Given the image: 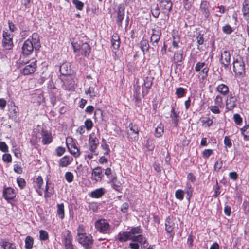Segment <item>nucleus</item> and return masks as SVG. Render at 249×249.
I'll return each mask as SVG.
<instances>
[{
  "label": "nucleus",
  "mask_w": 249,
  "mask_h": 249,
  "mask_svg": "<svg viewBox=\"0 0 249 249\" xmlns=\"http://www.w3.org/2000/svg\"><path fill=\"white\" fill-rule=\"evenodd\" d=\"M33 238L30 236H28L25 240V248L27 249H31L33 247Z\"/></svg>",
  "instance_id": "a18cd8bd"
},
{
  "label": "nucleus",
  "mask_w": 249,
  "mask_h": 249,
  "mask_svg": "<svg viewBox=\"0 0 249 249\" xmlns=\"http://www.w3.org/2000/svg\"><path fill=\"white\" fill-rule=\"evenodd\" d=\"M72 45L75 52H80L85 56H87L90 53L91 48L86 42H82L79 40L72 43Z\"/></svg>",
  "instance_id": "7ed1b4c3"
},
{
  "label": "nucleus",
  "mask_w": 249,
  "mask_h": 249,
  "mask_svg": "<svg viewBox=\"0 0 249 249\" xmlns=\"http://www.w3.org/2000/svg\"><path fill=\"white\" fill-rule=\"evenodd\" d=\"M208 108L212 113L215 114H220L221 112L220 110V107L214 105L210 106Z\"/></svg>",
  "instance_id": "de8ad7c7"
},
{
  "label": "nucleus",
  "mask_w": 249,
  "mask_h": 249,
  "mask_svg": "<svg viewBox=\"0 0 249 249\" xmlns=\"http://www.w3.org/2000/svg\"><path fill=\"white\" fill-rule=\"evenodd\" d=\"M231 61V54L229 51L222 50L221 51V56L220 58V63L227 68L229 65Z\"/></svg>",
  "instance_id": "ddd939ff"
},
{
  "label": "nucleus",
  "mask_w": 249,
  "mask_h": 249,
  "mask_svg": "<svg viewBox=\"0 0 249 249\" xmlns=\"http://www.w3.org/2000/svg\"><path fill=\"white\" fill-rule=\"evenodd\" d=\"M72 2L78 10L81 11L84 7V3L79 0H73Z\"/></svg>",
  "instance_id": "8fccbe9b"
},
{
  "label": "nucleus",
  "mask_w": 249,
  "mask_h": 249,
  "mask_svg": "<svg viewBox=\"0 0 249 249\" xmlns=\"http://www.w3.org/2000/svg\"><path fill=\"white\" fill-rule=\"evenodd\" d=\"M85 93L86 95H89L90 97L91 98H94L95 97L97 96L98 92L97 90L95 89V87L90 86L88 89H87L85 91Z\"/></svg>",
  "instance_id": "72a5a7b5"
},
{
  "label": "nucleus",
  "mask_w": 249,
  "mask_h": 249,
  "mask_svg": "<svg viewBox=\"0 0 249 249\" xmlns=\"http://www.w3.org/2000/svg\"><path fill=\"white\" fill-rule=\"evenodd\" d=\"M1 244L4 249H16V246L15 243L4 241L1 242Z\"/></svg>",
  "instance_id": "c03bdc74"
},
{
  "label": "nucleus",
  "mask_w": 249,
  "mask_h": 249,
  "mask_svg": "<svg viewBox=\"0 0 249 249\" xmlns=\"http://www.w3.org/2000/svg\"><path fill=\"white\" fill-rule=\"evenodd\" d=\"M65 178L68 183H71L73 180L74 176L71 172H67L65 174Z\"/></svg>",
  "instance_id": "6e6d98bb"
},
{
  "label": "nucleus",
  "mask_w": 249,
  "mask_h": 249,
  "mask_svg": "<svg viewBox=\"0 0 249 249\" xmlns=\"http://www.w3.org/2000/svg\"><path fill=\"white\" fill-rule=\"evenodd\" d=\"M244 140H248L249 137V124H246L240 129Z\"/></svg>",
  "instance_id": "c9c22d12"
},
{
  "label": "nucleus",
  "mask_w": 249,
  "mask_h": 249,
  "mask_svg": "<svg viewBox=\"0 0 249 249\" xmlns=\"http://www.w3.org/2000/svg\"><path fill=\"white\" fill-rule=\"evenodd\" d=\"M222 31L224 33L226 34H231L233 31L231 27L228 24H227L223 27Z\"/></svg>",
  "instance_id": "052dcab7"
},
{
  "label": "nucleus",
  "mask_w": 249,
  "mask_h": 249,
  "mask_svg": "<svg viewBox=\"0 0 249 249\" xmlns=\"http://www.w3.org/2000/svg\"><path fill=\"white\" fill-rule=\"evenodd\" d=\"M44 197L48 198L51 197L54 193V189L53 185L51 183H49L47 180L46 184V187L45 190Z\"/></svg>",
  "instance_id": "cd10ccee"
},
{
  "label": "nucleus",
  "mask_w": 249,
  "mask_h": 249,
  "mask_svg": "<svg viewBox=\"0 0 249 249\" xmlns=\"http://www.w3.org/2000/svg\"><path fill=\"white\" fill-rule=\"evenodd\" d=\"M35 188L38 195L42 196L43 195V189L41 187L43 183V180L41 177L38 176L34 181Z\"/></svg>",
  "instance_id": "aec40b11"
},
{
  "label": "nucleus",
  "mask_w": 249,
  "mask_h": 249,
  "mask_svg": "<svg viewBox=\"0 0 249 249\" xmlns=\"http://www.w3.org/2000/svg\"><path fill=\"white\" fill-rule=\"evenodd\" d=\"M173 61L175 63L181 62L183 60V54L182 51H178L174 53L173 58Z\"/></svg>",
  "instance_id": "473e14b6"
},
{
  "label": "nucleus",
  "mask_w": 249,
  "mask_h": 249,
  "mask_svg": "<svg viewBox=\"0 0 249 249\" xmlns=\"http://www.w3.org/2000/svg\"><path fill=\"white\" fill-rule=\"evenodd\" d=\"M0 150L3 152L8 151V147L4 142H0Z\"/></svg>",
  "instance_id": "0e129e2a"
},
{
  "label": "nucleus",
  "mask_w": 249,
  "mask_h": 249,
  "mask_svg": "<svg viewBox=\"0 0 249 249\" xmlns=\"http://www.w3.org/2000/svg\"><path fill=\"white\" fill-rule=\"evenodd\" d=\"M95 227L100 233L107 234L110 232V225L106 219H101L97 221L95 223Z\"/></svg>",
  "instance_id": "39448f33"
},
{
  "label": "nucleus",
  "mask_w": 249,
  "mask_h": 249,
  "mask_svg": "<svg viewBox=\"0 0 249 249\" xmlns=\"http://www.w3.org/2000/svg\"><path fill=\"white\" fill-rule=\"evenodd\" d=\"M214 105L220 107V108H224V103L223 101V98L220 95H217L216 96L214 99Z\"/></svg>",
  "instance_id": "ea45409f"
},
{
  "label": "nucleus",
  "mask_w": 249,
  "mask_h": 249,
  "mask_svg": "<svg viewBox=\"0 0 249 249\" xmlns=\"http://www.w3.org/2000/svg\"><path fill=\"white\" fill-rule=\"evenodd\" d=\"M197 42L198 45H200L204 43L203 34L199 33L196 36Z\"/></svg>",
  "instance_id": "774afa93"
},
{
  "label": "nucleus",
  "mask_w": 249,
  "mask_h": 249,
  "mask_svg": "<svg viewBox=\"0 0 249 249\" xmlns=\"http://www.w3.org/2000/svg\"><path fill=\"white\" fill-rule=\"evenodd\" d=\"M130 131L127 132L128 137L133 141H137L139 138V129L138 127L132 124H129L128 126Z\"/></svg>",
  "instance_id": "f8f14e48"
},
{
  "label": "nucleus",
  "mask_w": 249,
  "mask_h": 249,
  "mask_svg": "<svg viewBox=\"0 0 249 249\" xmlns=\"http://www.w3.org/2000/svg\"><path fill=\"white\" fill-rule=\"evenodd\" d=\"M124 7L122 5H119L118 8L117 14V23L119 26H122V23L124 18Z\"/></svg>",
  "instance_id": "5701e85b"
},
{
  "label": "nucleus",
  "mask_w": 249,
  "mask_h": 249,
  "mask_svg": "<svg viewBox=\"0 0 249 249\" xmlns=\"http://www.w3.org/2000/svg\"><path fill=\"white\" fill-rule=\"evenodd\" d=\"M76 239L85 249H90L93 243L92 236L89 233L76 237Z\"/></svg>",
  "instance_id": "20e7f679"
},
{
  "label": "nucleus",
  "mask_w": 249,
  "mask_h": 249,
  "mask_svg": "<svg viewBox=\"0 0 249 249\" xmlns=\"http://www.w3.org/2000/svg\"><path fill=\"white\" fill-rule=\"evenodd\" d=\"M57 213L59 218L61 219L64 217V206L63 203L58 204L57 205Z\"/></svg>",
  "instance_id": "e433bc0d"
},
{
  "label": "nucleus",
  "mask_w": 249,
  "mask_h": 249,
  "mask_svg": "<svg viewBox=\"0 0 249 249\" xmlns=\"http://www.w3.org/2000/svg\"><path fill=\"white\" fill-rule=\"evenodd\" d=\"M142 230L139 227L132 228L129 231L120 232L118 236V239L120 242H125L131 240L134 242H137L141 245V248H145L146 240L141 234Z\"/></svg>",
  "instance_id": "f257e3e1"
},
{
  "label": "nucleus",
  "mask_w": 249,
  "mask_h": 249,
  "mask_svg": "<svg viewBox=\"0 0 249 249\" xmlns=\"http://www.w3.org/2000/svg\"><path fill=\"white\" fill-rule=\"evenodd\" d=\"M237 99L235 96L231 93L226 100V108L229 110H232L236 106Z\"/></svg>",
  "instance_id": "dca6fc26"
},
{
  "label": "nucleus",
  "mask_w": 249,
  "mask_h": 249,
  "mask_svg": "<svg viewBox=\"0 0 249 249\" xmlns=\"http://www.w3.org/2000/svg\"><path fill=\"white\" fill-rule=\"evenodd\" d=\"M195 70L196 71L199 72L201 75V78L204 80L208 76L209 68L206 66L205 62H198L196 64Z\"/></svg>",
  "instance_id": "9d476101"
},
{
  "label": "nucleus",
  "mask_w": 249,
  "mask_h": 249,
  "mask_svg": "<svg viewBox=\"0 0 249 249\" xmlns=\"http://www.w3.org/2000/svg\"><path fill=\"white\" fill-rule=\"evenodd\" d=\"M31 0H21V5L22 7H24L23 9L24 11L26 9L29 8L31 6Z\"/></svg>",
  "instance_id": "680f3d73"
},
{
  "label": "nucleus",
  "mask_w": 249,
  "mask_h": 249,
  "mask_svg": "<svg viewBox=\"0 0 249 249\" xmlns=\"http://www.w3.org/2000/svg\"><path fill=\"white\" fill-rule=\"evenodd\" d=\"M216 90L222 95L225 96L229 93V88L225 84H221L217 86Z\"/></svg>",
  "instance_id": "7c9ffc66"
},
{
  "label": "nucleus",
  "mask_w": 249,
  "mask_h": 249,
  "mask_svg": "<svg viewBox=\"0 0 249 249\" xmlns=\"http://www.w3.org/2000/svg\"><path fill=\"white\" fill-rule=\"evenodd\" d=\"M184 191L186 194L188 198L190 199L193 194V188L190 183H186L185 186V190Z\"/></svg>",
  "instance_id": "4c0bfd02"
},
{
  "label": "nucleus",
  "mask_w": 249,
  "mask_h": 249,
  "mask_svg": "<svg viewBox=\"0 0 249 249\" xmlns=\"http://www.w3.org/2000/svg\"><path fill=\"white\" fill-rule=\"evenodd\" d=\"M165 230L168 233H171L174 228V223L169 217H168L165 221Z\"/></svg>",
  "instance_id": "2f4dec72"
},
{
  "label": "nucleus",
  "mask_w": 249,
  "mask_h": 249,
  "mask_svg": "<svg viewBox=\"0 0 249 249\" xmlns=\"http://www.w3.org/2000/svg\"><path fill=\"white\" fill-rule=\"evenodd\" d=\"M103 172L100 167H95L91 173V179L95 182H101L103 177Z\"/></svg>",
  "instance_id": "4468645a"
},
{
  "label": "nucleus",
  "mask_w": 249,
  "mask_h": 249,
  "mask_svg": "<svg viewBox=\"0 0 249 249\" xmlns=\"http://www.w3.org/2000/svg\"><path fill=\"white\" fill-rule=\"evenodd\" d=\"M224 143L226 147H231L232 146V142L230 138L228 136L224 137Z\"/></svg>",
  "instance_id": "e2e57ef3"
},
{
  "label": "nucleus",
  "mask_w": 249,
  "mask_h": 249,
  "mask_svg": "<svg viewBox=\"0 0 249 249\" xmlns=\"http://www.w3.org/2000/svg\"><path fill=\"white\" fill-rule=\"evenodd\" d=\"M89 150L90 152H94L97 149L99 144L98 138L94 135L90 134L89 138Z\"/></svg>",
  "instance_id": "6ab92c4d"
},
{
  "label": "nucleus",
  "mask_w": 249,
  "mask_h": 249,
  "mask_svg": "<svg viewBox=\"0 0 249 249\" xmlns=\"http://www.w3.org/2000/svg\"><path fill=\"white\" fill-rule=\"evenodd\" d=\"M179 42V38L178 36L173 37V40L172 41V45L174 48L177 49L178 48Z\"/></svg>",
  "instance_id": "338daca9"
},
{
  "label": "nucleus",
  "mask_w": 249,
  "mask_h": 249,
  "mask_svg": "<svg viewBox=\"0 0 249 249\" xmlns=\"http://www.w3.org/2000/svg\"><path fill=\"white\" fill-rule=\"evenodd\" d=\"M66 144L69 152L75 157L80 155L79 149L76 144L75 141L71 138H68L66 140Z\"/></svg>",
  "instance_id": "0eeeda50"
},
{
  "label": "nucleus",
  "mask_w": 249,
  "mask_h": 249,
  "mask_svg": "<svg viewBox=\"0 0 249 249\" xmlns=\"http://www.w3.org/2000/svg\"><path fill=\"white\" fill-rule=\"evenodd\" d=\"M153 80L154 78L153 77L150 76L146 77L144 80L143 86L147 89L151 88Z\"/></svg>",
  "instance_id": "a19ab883"
},
{
  "label": "nucleus",
  "mask_w": 249,
  "mask_h": 249,
  "mask_svg": "<svg viewBox=\"0 0 249 249\" xmlns=\"http://www.w3.org/2000/svg\"><path fill=\"white\" fill-rule=\"evenodd\" d=\"M62 241L65 249H75L72 244V236L70 231H67L63 234Z\"/></svg>",
  "instance_id": "1a4fd4ad"
},
{
  "label": "nucleus",
  "mask_w": 249,
  "mask_h": 249,
  "mask_svg": "<svg viewBox=\"0 0 249 249\" xmlns=\"http://www.w3.org/2000/svg\"><path fill=\"white\" fill-rule=\"evenodd\" d=\"M2 160L5 163H10L12 161L11 155L9 153H5L2 155Z\"/></svg>",
  "instance_id": "4d7b16f0"
},
{
  "label": "nucleus",
  "mask_w": 249,
  "mask_h": 249,
  "mask_svg": "<svg viewBox=\"0 0 249 249\" xmlns=\"http://www.w3.org/2000/svg\"><path fill=\"white\" fill-rule=\"evenodd\" d=\"M171 116L172 118V119L174 123L177 124V122L178 121V115L175 112L174 108H173L172 110V113L171 114Z\"/></svg>",
  "instance_id": "69168bd1"
},
{
  "label": "nucleus",
  "mask_w": 249,
  "mask_h": 249,
  "mask_svg": "<svg viewBox=\"0 0 249 249\" xmlns=\"http://www.w3.org/2000/svg\"><path fill=\"white\" fill-rule=\"evenodd\" d=\"M15 190L11 187L4 188L3 191V197L6 200H12L16 197Z\"/></svg>",
  "instance_id": "f3484780"
},
{
  "label": "nucleus",
  "mask_w": 249,
  "mask_h": 249,
  "mask_svg": "<svg viewBox=\"0 0 249 249\" xmlns=\"http://www.w3.org/2000/svg\"><path fill=\"white\" fill-rule=\"evenodd\" d=\"M77 233L76 237H80L84 234H87L85 232V228L84 226H83V225H79V226L77 229Z\"/></svg>",
  "instance_id": "09e8293b"
},
{
  "label": "nucleus",
  "mask_w": 249,
  "mask_h": 249,
  "mask_svg": "<svg viewBox=\"0 0 249 249\" xmlns=\"http://www.w3.org/2000/svg\"><path fill=\"white\" fill-rule=\"evenodd\" d=\"M140 48L141 50L145 53V52H147L149 50V45L148 40L146 39H143L140 42Z\"/></svg>",
  "instance_id": "79ce46f5"
},
{
  "label": "nucleus",
  "mask_w": 249,
  "mask_h": 249,
  "mask_svg": "<svg viewBox=\"0 0 249 249\" xmlns=\"http://www.w3.org/2000/svg\"><path fill=\"white\" fill-rule=\"evenodd\" d=\"M72 160L73 158L71 157L65 156L59 160V165L61 167H65L70 165Z\"/></svg>",
  "instance_id": "c85d7f7f"
},
{
  "label": "nucleus",
  "mask_w": 249,
  "mask_h": 249,
  "mask_svg": "<svg viewBox=\"0 0 249 249\" xmlns=\"http://www.w3.org/2000/svg\"><path fill=\"white\" fill-rule=\"evenodd\" d=\"M242 12L245 20H249V4L246 0L242 3Z\"/></svg>",
  "instance_id": "c756f323"
},
{
  "label": "nucleus",
  "mask_w": 249,
  "mask_h": 249,
  "mask_svg": "<svg viewBox=\"0 0 249 249\" xmlns=\"http://www.w3.org/2000/svg\"><path fill=\"white\" fill-rule=\"evenodd\" d=\"M42 142L43 144H47L52 142V137L51 133L47 130H42L41 132Z\"/></svg>",
  "instance_id": "b1692460"
},
{
  "label": "nucleus",
  "mask_w": 249,
  "mask_h": 249,
  "mask_svg": "<svg viewBox=\"0 0 249 249\" xmlns=\"http://www.w3.org/2000/svg\"><path fill=\"white\" fill-rule=\"evenodd\" d=\"M106 192L105 189L100 188L90 192V196L92 198H101Z\"/></svg>",
  "instance_id": "bb28decb"
},
{
  "label": "nucleus",
  "mask_w": 249,
  "mask_h": 249,
  "mask_svg": "<svg viewBox=\"0 0 249 249\" xmlns=\"http://www.w3.org/2000/svg\"><path fill=\"white\" fill-rule=\"evenodd\" d=\"M223 166V161L221 159H218L215 162L214 168L215 171L219 172Z\"/></svg>",
  "instance_id": "864d4df0"
},
{
  "label": "nucleus",
  "mask_w": 249,
  "mask_h": 249,
  "mask_svg": "<svg viewBox=\"0 0 249 249\" xmlns=\"http://www.w3.org/2000/svg\"><path fill=\"white\" fill-rule=\"evenodd\" d=\"M65 78H61V79L63 82V87H65L66 89H70L73 87L74 81L71 78V76H67L65 77Z\"/></svg>",
  "instance_id": "a878e982"
},
{
  "label": "nucleus",
  "mask_w": 249,
  "mask_h": 249,
  "mask_svg": "<svg viewBox=\"0 0 249 249\" xmlns=\"http://www.w3.org/2000/svg\"><path fill=\"white\" fill-rule=\"evenodd\" d=\"M185 89L182 87L178 88L176 90V94L178 98H181L185 95Z\"/></svg>",
  "instance_id": "3c124183"
},
{
  "label": "nucleus",
  "mask_w": 249,
  "mask_h": 249,
  "mask_svg": "<svg viewBox=\"0 0 249 249\" xmlns=\"http://www.w3.org/2000/svg\"><path fill=\"white\" fill-rule=\"evenodd\" d=\"M233 120L235 124L237 125H241L242 123V118L238 114H235L233 115Z\"/></svg>",
  "instance_id": "bf43d9fd"
},
{
  "label": "nucleus",
  "mask_w": 249,
  "mask_h": 249,
  "mask_svg": "<svg viewBox=\"0 0 249 249\" xmlns=\"http://www.w3.org/2000/svg\"><path fill=\"white\" fill-rule=\"evenodd\" d=\"M13 34L8 31H3L2 46L6 50H10L13 47Z\"/></svg>",
  "instance_id": "6e6552de"
},
{
  "label": "nucleus",
  "mask_w": 249,
  "mask_h": 249,
  "mask_svg": "<svg viewBox=\"0 0 249 249\" xmlns=\"http://www.w3.org/2000/svg\"><path fill=\"white\" fill-rule=\"evenodd\" d=\"M40 47L39 36L38 34L35 33L32 34L31 39L26 40L22 47V53L25 55H30L35 49L38 50Z\"/></svg>",
  "instance_id": "f03ea898"
},
{
  "label": "nucleus",
  "mask_w": 249,
  "mask_h": 249,
  "mask_svg": "<svg viewBox=\"0 0 249 249\" xmlns=\"http://www.w3.org/2000/svg\"><path fill=\"white\" fill-rule=\"evenodd\" d=\"M233 65V71L236 75H242L245 73V65L241 57L234 60Z\"/></svg>",
  "instance_id": "423d86ee"
},
{
  "label": "nucleus",
  "mask_w": 249,
  "mask_h": 249,
  "mask_svg": "<svg viewBox=\"0 0 249 249\" xmlns=\"http://www.w3.org/2000/svg\"><path fill=\"white\" fill-rule=\"evenodd\" d=\"M17 182L21 189H23L26 186V182L23 178L18 177L17 178Z\"/></svg>",
  "instance_id": "603ef678"
},
{
  "label": "nucleus",
  "mask_w": 249,
  "mask_h": 249,
  "mask_svg": "<svg viewBox=\"0 0 249 249\" xmlns=\"http://www.w3.org/2000/svg\"><path fill=\"white\" fill-rule=\"evenodd\" d=\"M201 122L203 126L205 127H209L213 124V121L209 117H204L201 119Z\"/></svg>",
  "instance_id": "37998d69"
},
{
  "label": "nucleus",
  "mask_w": 249,
  "mask_h": 249,
  "mask_svg": "<svg viewBox=\"0 0 249 249\" xmlns=\"http://www.w3.org/2000/svg\"><path fill=\"white\" fill-rule=\"evenodd\" d=\"M36 61H32L30 63H27L24 67L21 70V73L24 75L33 74L36 71Z\"/></svg>",
  "instance_id": "9b49d317"
},
{
  "label": "nucleus",
  "mask_w": 249,
  "mask_h": 249,
  "mask_svg": "<svg viewBox=\"0 0 249 249\" xmlns=\"http://www.w3.org/2000/svg\"><path fill=\"white\" fill-rule=\"evenodd\" d=\"M9 118L14 121L17 122L18 120V108L14 106L12 107L10 110Z\"/></svg>",
  "instance_id": "393cba45"
},
{
  "label": "nucleus",
  "mask_w": 249,
  "mask_h": 249,
  "mask_svg": "<svg viewBox=\"0 0 249 249\" xmlns=\"http://www.w3.org/2000/svg\"><path fill=\"white\" fill-rule=\"evenodd\" d=\"M111 46L113 48L112 51L114 53L119 49L120 46V37L117 34H114L112 36L111 38Z\"/></svg>",
  "instance_id": "412c9836"
},
{
  "label": "nucleus",
  "mask_w": 249,
  "mask_h": 249,
  "mask_svg": "<svg viewBox=\"0 0 249 249\" xmlns=\"http://www.w3.org/2000/svg\"><path fill=\"white\" fill-rule=\"evenodd\" d=\"M185 192L181 189H178L175 192L176 198L179 200H182L184 199Z\"/></svg>",
  "instance_id": "49530a36"
},
{
  "label": "nucleus",
  "mask_w": 249,
  "mask_h": 249,
  "mask_svg": "<svg viewBox=\"0 0 249 249\" xmlns=\"http://www.w3.org/2000/svg\"><path fill=\"white\" fill-rule=\"evenodd\" d=\"M59 71L61 74L64 76H71V70L69 63L66 62L62 64L60 66Z\"/></svg>",
  "instance_id": "4be33fe9"
},
{
  "label": "nucleus",
  "mask_w": 249,
  "mask_h": 249,
  "mask_svg": "<svg viewBox=\"0 0 249 249\" xmlns=\"http://www.w3.org/2000/svg\"><path fill=\"white\" fill-rule=\"evenodd\" d=\"M160 7L163 13L169 12L172 8V3L170 0H161Z\"/></svg>",
  "instance_id": "a211bd4d"
},
{
  "label": "nucleus",
  "mask_w": 249,
  "mask_h": 249,
  "mask_svg": "<svg viewBox=\"0 0 249 249\" xmlns=\"http://www.w3.org/2000/svg\"><path fill=\"white\" fill-rule=\"evenodd\" d=\"M85 127L88 130H90L93 127V123L90 119H88L85 121Z\"/></svg>",
  "instance_id": "13d9d810"
},
{
  "label": "nucleus",
  "mask_w": 249,
  "mask_h": 249,
  "mask_svg": "<svg viewBox=\"0 0 249 249\" xmlns=\"http://www.w3.org/2000/svg\"><path fill=\"white\" fill-rule=\"evenodd\" d=\"M102 148L105 151L104 155H109L110 152L109 145L107 143L106 140L104 138L102 140L101 145Z\"/></svg>",
  "instance_id": "f704fd0d"
},
{
  "label": "nucleus",
  "mask_w": 249,
  "mask_h": 249,
  "mask_svg": "<svg viewBox=\"0 0 249 249\" xmlns=\"http://www.w3.org/2000/svg\"><path fill=\"white\" fill-rule=\"evenodd\" d=\"M161 35V30L159 28L157 27L156 28L152 29V34L150 40L153 46H157L158 43L160 39Z\"/></svg>",
  "instance_id": "2eb2a0df"
},
{
  "label": "nucleus",
  "mask_w": 249,
  "mask_h": 249,
  "mask_svg": "<svg viewBox=\"0 0 249 249\" xmlns=\"http://www.w3.org/2000/svg\"><path fill=\"white\" fill-rule=\"evenodd\" d=\"M164 127L161 124H160L155 129V135L156 137H160L163 134Z\"/></svg>",
  "instance_id": "58836bf2"
},
{
  "label": "nucleus",
  "mask_w": 249,
  "mask_h": 249,
  "mask_svg": "<svg viewBox=\"0 0 249 249\" xmlns=\"http://www.w3.org/2000/svg\"><path fill=\"white\" fill-rule=\"evenodd\" d=\"M49 236L48 232L44 230L39 231V238L41 240L45 241L48 239Z\"/></svg>",
  "instance_id": "5fc2aeb1"
}]
</instances>
